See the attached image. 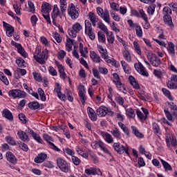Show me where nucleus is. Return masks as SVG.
<instances>
[{"label": "nucleus", "instance_id": "60", "mask_svg": "<svg viewBox=\"0 0 177 177\" xmlns=\"http://www.w3.org/2000/svg\"><path fill=\"white\" fill-rule=\"evenodd\" d=\"M72 161L75 165H80L81 164V160L75 156H72Z\"/></svg>", "mask_w": 177, "mask_h": 177}, {"label": "nucleus", "instance_id": "45", "mask_svg": "<svg viewBox=\"0 0 177 177\" xmlns=\"http://www.w3.org/2000/svg\"><path fill=\"white\" fill-rule=\"evenodd\" d=\"M103 144V142H102L101 141H95V142H93L91 143V147H93V149H100V147H102V145Z\"/></svg>", "mask_w": 177, "mask_h": 177}, {"label": "nucleus", "instance_id": "14", "mask_svg": "<svg viewBox=\"0 0 177 177\" xmlns=\"http://www.w3.org/2000/svg\"><path fill=\"white\" fill-rule=\"evenodd\" d=\"M96 112L99 117H104L109 113V109L104 106H102L97 109Z\"/></svg>", "mask_w": 177, "mask_h": 177}, {"label": "nucleus", "instance_id": "23", "mask_svg": "<svg viewBox=\"0 0 177 177\" xmlns=\"http://www.w3.org/2000/svg\"><path fill=\"white\" fill-rule=\"evenodd\" d=\"M16 48H17L18 53L23 56V57H27L28 55L27 53L26 52V50L23 48V46H21V44H15Z\"/></svg>", "mask_w": 177, "mask_h": 177}, {"label": "nucleus", "instance_id": "61", "mask_svg": "<svg viewBox=\"0 0 177 177\" xmlns=\"http://www.w3.org/2000/svg\"><path fill=\"white\" fill-rule=\"evenodd\" d=\"M16 63L19 67H24V63H26V62L24 59H23V58H18L16 60Z\"/></svg>", "mask_w": 177, "mask_h": 177}, {"label": "nucleus", "instance_id": "59", "mask_svg": "<svg viewBox=\"0 0 177 177\" xmlns=\"http://www.w3.org/2000/svg\"><path fill=\"white\" fill-rule=\"evenodd\" d=\"M88 18L90 19V21H97V18L96 17V15L95 13L90 12L88 13Z\"/></svg>", "mask_w": 177, "mask_h": 177}, {"label": "nucleus", "instance_id": "10", "mask_svg": "<svg viewBox=\"0 0 177 177\" xmlns=\"http://www.w3.org/2000/svg\"><path fill=\"white\" fill-rule=\"evenodd\" d=\"M43 138L45 140L47 141V142L48 143V146L50 149H53V150H55V151H60V149L57 148V147L55 145L53 142H53V139L52 138V137H50V136L48 134H44Z\"/></svg>", "mask_w": 177, "mask_h": 177}, {"label": "nucleus", "instance_id": "42", "mask_svg": "<svg viewBox=\"0 0 177 177\" xmlns=\"http://www.w3.org/2000/svg\"><path fill=\"white\" fill-rule=\"evenodd\" d=\"M122 67L127 74H129L130 70H129V66L128 64L125 63V61H121Z\"/></svg>", "mask_w": 177, "mask_h": 177}, {"label": "nucleus", "instance_id": "47", "mask_svg": "<svg viewBox=\"0 0 177 177\" xmlns=\"http://www.w3.org/2000/svg\"><path fill=\"white\" fill-rule=\"evenodd\" d=\"M155 10H156V4H151L148 7L147 12L149 15H154Z\"/></svg>", "mask_w": 177, "mask_h": 177}, {"label": "nucleus", "instance_id": "1", "mask_svg": "<svg viewBox=\"0 0 177 177\" xmlns=\"http://www.w3.org/2000/svg\"><path fill=\"white\" fill-rule=\"evenodd\" d=\"M48 56L49 50H48V49L46 48L41 52V54L39 56L35 55L34 59L40 64H45V63H46V60H48Z\"/></svg>", "mask_w": 177, "mask_h": 177}, {"label": "nucleus", "instance_id": "8", "mask_svg": "<svg viewBox=\"0 0 177 177\" xmlns=\"http://www.w3.org/2000/svg\"><path fill=\"white\" fill-rule=\"evenodd\" d=\"M9 96H12L14 99L17 97H26V92L19 89L10 90L8 93Z\"/></svg>", "mask_w": 177, "mask_h": 177}, {"label": "nucleus", "instance_id": "44", "mask_svg": "<svg viewBox=\"0 0 177 177\" xmlns=\"http://www.w3.org/2000/svg\"><path fill=\"white\" fill-rule=\"evenodd\" d=\"M13 32H15V28L12 26H9L6 29V34L8 37H12L13 35Z\"/></svg>", "mask_w": 177, "mask_h": 177}, {"label": "nucleus", "instance_id": "51", "mask_svg": "<svg viewBox=\"0 0 177 177\" xmlns=\"http://www.w3.org/2000/svg\"><path fill=\"white\" fill-rule=\"evenodd\" d=\"M76 151L78 153V154H80V156H82V157H84V158H86V157H88V155L85 153V151H84V149L82 148L77 147L76 149Z\"/></svg>", "mask_w": 177, "mask_h": 177}, {"label": "nucleus", "instance_id": "3", "mask_svg": "<svg viewBox=\"0 0 177 177\" xmlns=\"http://www.w3.org/2000/svg\"><path fill=\"white\" fill-rule=\"evenodd\" d=\"M56 161L58 168H59L62 172L67 173L70 171V165H68V163H67L63 158H57Z\"/></svg>", "mask_w": 177, "mask_h": 177}, {"label": "nucleus", "instance_id": "5", "mask_svg": "<svg viewBox=\"0 0 177 177\" xmlns=\"http://www.w3.org/2000/svg\"><path fill=\"white\" fill-rule=\"evenodd\" d=\"M82 30V26L78 22L75 23L73 25L71 29L68 30V33L70 37H72V38H75L77 37V32H80Z\"/></svg>", "mask_w": 177, "mask_h": 177}, {"label": "nucleus", "instance_id": "30", "mask_svg": "<svg viewBox=\"0 0 177 177\" xmlns=\"http://www.w3.org/2000/svg\"><path fill=\"white\" fill-rule=\"evenodd\" d=\"M28 107H29V109H32V110H37L39 109V103L36 101L29 102L28 104Z\"/></svg>", "mask_w": 177, "mask_h": 177}, {"label": "nucleus", "instance_id": "18", "mask_svg": "<svg viewBox=\"0 0 177 177\" xmlns=\"http://www.w3.org/2000/svg\"><path fill=\"white\" fill-rule=\"evenodd\" d=\"M46 154L45 153H41L37 155L36 158H35V162L37 164H41V162H44V160H46Z\"/></svg>", "mask_w": 177, "mask_h": 177}, {"label": "nucleus", "instance_id": "52", "mask_svg": "<svg viewBox=\"0 0 177 177\" xmlns=\"http://www.w3.org/2000/svg\"><path fill=\"white\" fill-rule=\"evenodd\" d=\"M162 12H163V15H165V16H169V15H171L172 13V10L168 6L165 7L162 10Z\"/></svg>", "mask_w": 177, "mask_h": 177}, {"label": "nucleus", "instance_id": "58", "mask_svg": "<svg viewBox=\"0 0 177 177\" xmlns=\"http://www.w3.org/2000/svg\"><path fill=\"white\" fill-rule=\"evenodd\" d=\"M169 46L167 48V50L172 54L175 53V46L174 45V43L169 42Z\"/></svg>", "mask_w": 177, "mask_h": 177}, {"label": "nucleus", "instance_id": "37", "mask_svg": "<svg viewBox=\"0 0 177 177\" xmlns=\"http://www.w3.org/2000/svg\"><path fill=\"white\" fill-rule=\"evenodd\" d=\"M60 5H59V8L61 10V12L60 11H59V13H61V15H62L64 13V12H66V10H67V2H59Z\"/></svg>", "mask_w": 177, "mask_h": 177}, {"label": "nucleus", "instance_id": "6", "mask_svg": "<svg viewBox=\"0 0 177 177\" xmlns=\"http://www.w3.org/2000/svg\"><path fill=\"white\" fill-rule=\"evenodd\" d=\"M147 58L149 60L151 64L154 67H158L161 64V59L156 56L154 53H149L147 55Z\"/></svg>", "mask_w": 177, "mask_h": 177}, {"label": "nucleus", "instance_id": "41", "mask_svg": "<svg viewBox=\"0 0 177 177\" xmlns=\"http://www.w3.org/2000/svg\"><path fill=\"white\" fill-rule=\"evenodd\" d=\"M37 92L39 93V95L40 96V99L42 102H45L46 100V96L45 95V93L44 92V90L42 88H39L37 89Z\"/></svg>", "mask_w": 177, "mask_h": 177}, {"label": "nucleus", "instance_id": "54", "mask_svg": "<svg viewBox=\"0 0 177 177\" xmlns=\"http://www.w3.org/2000/svg\"><path fill=\"white\" fill-rule=\"evenodd\" d=\"M28 5L29 6V12L30 13H34L35 12V6H34V3L32 1H28Z\"/></svg>", "mask_w": 177, "mask_h": 177}, {"label": "nucleus", "instance_id": "9", "mask_svg": "<svg viewBox=\"0 0 177 177\" xmlns=\"http://www.w3.org/2000/svg\"><path fill=\"white\" fill-rule=\"evenodd\" d=\"M141 110L144 113V115L142 111H140L139 109H137L136 111L137 116L139 120H140V121H146V120L147 119V115L149 114V111L143 107L141 108Z\"/></svg>", "mask_w": 177, "mask_h": 177}, {"label": "nucleus", "instance_id": "7", "mask_svg": "<svg viewBox=\"0 0 177 177\" xmlns=\"http://www.w3.org/2000/svg\"><path fill=\"white\" fill-rule=\"evenodd\" d=\"M77 89L79 91L78 95L80 98L81 102L82 104H85V102H86V95H85V92H86V91L85 89V86L80 84L77 86Z\"/></svg>", "mask_w": 177, "mask_h": 177}, {"label": "nucleus", "instance_id": "35", "mask_svg": "<svg viewBox=\"0 0 177 177\" xmlns=\"http://www.w3.org/2000/svg\"><path fill=\"white\" fill-rule=\"evenodd\" d=\"M126 114L129 118H133L136 115L135 114V111H133L132 108H129L126 109Z\"/></svg>", "mask_w": 177, "mask_h": 177}, {"label": "nucleus", "instance_id": "11", "mask_svg": "<svg viewBox=\"0 0 177 177\" xmlns=\"http://www.w3.org/2000/svg\"><path fill=\"white\" fill-rule=\"evenodd\" d=\"M57 16H59L60 19H62L63 14L59 13V7H57V5H55L51 17L53 19V24H54L55 27H57V24L56 23V17H57Z\"/></svg>", "mask_w": 177, "mask_h": 177}, {"label": "nucleus", "instance_id": "48", "mask_svg": "<svg viewBox=\"0 0 177 177\" xmlns=\"http://www.w3.org/2000/svg\"><path fill=\"white\" fill-rule=\"evenodd\" d=\"M123 56L125 59V60H127V62H131V53H129V51L128 50H126L124 51L123 53Z\"/></svg>", "mask_w": 177, "mask_h": 177}, {"label": "nucleus", "instance_id": "64", "mask_svg": "<svg viewBox=\"0 0 177 177\" xmlns=\"http://www.w3.org/2000/svg\"><path fill=\"white\" fill-rule=\"evenodd\" d=\"M48 72L53 77H55V75H57V72L56 71V69H55V68H53V66H49Z\"/></svg>", "mask_w": 177, "mask_h": 177}, {"label": "nucleus", "instance_id": "49", "mask_svg": "<svg viewBox=\"0 0 177 177\" xmlns=\"http://www.w3.org/2000/svg\"><path fill=\"white\" fill-rule=\"evenodd\" d=\"M98 50L100 53H101L102 58L106 57V56L107 55V50H104V48H103L102 46H99Z\"/></svg>", "mask_w": 177, "mask_h": 177}, {"label": "nucleus", "instance_id": "4", "mask_svg": "<svg viewBox=\"0 0 177 177\" xmlns=\"http://www.w3.org/2000/svg\"><path fill=\"white\" fill-rule=\"evenodd\" d=\"M97 13L103 19L104 21L110 24V13H109V10L107 9H105L104 11H103L102 8L97 7Z\"/></svg>", "mask_w": 177, "mask_h": 177}, {"label": "nucleus", "instance_id": "19", "mask_svg": "<svg viewBox=\"0 0 177 177\" xmlns=\"http://www.w3.org/2000/svg\"><path fill=\"white\" fill-rule=\"evenodd\" d=\"M6 156L9 162H12V164H16L17 162V159L16 158V156H15V155L12 152H7Z\"/></svg>", "mask_w": 177, "mask_h": 177}, {"label": "nucleus", "instance_id": "22", "mask_svg": "<svg viewBox=\"0 0 177 177\" xmlns=\"http://www.w3.org/2000/svg\"><path fill=\"white\" fill-rule=\"evenodd\" d=\"M52 10V6L49 3H43L41 5V12L43 13H49Z\"/></svg>", "mask_w": 177, "mask_h": 177}, {"label": "nucleus", "instance_id": "46", "mask_svg": "<svg viewBox=\"0 0 177 177\" xmlns=\"http://www.w3.org/2000/svg\"><path fill=\"white\" fill-rule=\"evenodd\" d=\"M152 129L154 133H156L157 135L160 132V127H158V124L156 122L152 124Z\"/></svg>", "mask_w": 177, "mask_h": 177}, {"label": "nucleus", "instance_id": "62", "mask_svg": "<svg viewBox=\"0 0 177 177\" xmlns=\"http://www.w3.org/2000/svg\"><path fill=\"white\" fill-rule=\"evenodd\" d=\"M167 87L169 88V89H177V83L169 82L167 83Z\"/></svg>", "mask_w": 177, "mask_h": 177}, {"label": "nucleus", "instance_id": "36", "mask_svg": "<svg viewBox=\"0 0 177 177\" xmlns=\"http://www.w3.org/2000/svg\"><path fill=\"white\" fill-rule=\"evenodd\" d=\"M97 36L100 42H102V44H104V42H106V35L104 34L103 32L98 31Z\"/></svg>", "mask_w": 177, "mask_h": 177}, {"label": "nucleus", "instance_id": "43", "mask_svg": "<svg viewBox=\"0 0 177 177\" xmlns=\"http://www.w3.org/2000/svg\"><path fill=\"white\" fill-rule=\"evenodd\" d=\"M64 93L68 97L67 100L69 102H73L74 100V97H73V93L68 89H65Z\"/></svg>", "mask_w": 177, "mask_h": 177}, {"label": "nucleus", "instance_id": "21", "mask_svg": "<svg viewBox=\"0 0 177 177\" xmlns=\"http://www.w3.org/2000/svg\"><path fill=\"white\" fill-rule=\"evenodd\" d=\"M28 133L30 135H32L33 139H35V140L38 142V143H42V138H41V136H39V135L37 134V133L34 132L33 130H31L29 129L28 130Z\"/></svg>", "mask_w": 177, "mask_h": 177}, {"label": "nucleus", "instance_id": "28", "mask_svg": "<svg viewBox=\"0 0 177 177\" xmlns=\"http://www.w3.org/2000/svg\"><path fill=\"white\" fill-rule=\"evenodd\" d=\"M163 20L165 24L169 26V27H174V23H172V18L169 15H164Z\"/></svg>", "mask_w": 177, "mask_h": 177}, {"label": "nucleus", "instance_id": "32", "mask_svg": "<svg viewBox=\"0 0 177 177\" xmlns=\"http://www.w3.org/2000/svg\"><path fill=\"white\" fill-rule=\"evenodd\" d=\"M140 15H141V17L145 20V24H147V28H149V26L150 24H149V19L147 18V16L146 15V13H145V11L143 10H140Z\"/></svg>", "mask_w": 177, "mask_h": 177}, {"label": "nucleus", "instance_id": "12", "mask_svg": "<svg viewBox=\"0 0 177 177\" xmlns=\"http://www.w3.org/2000/svg\"><path fill=\"white\" fill-rule=\"evenodd\" d=\"M134 67L136 68V70L138 71V73H140V74H141V75H143L144 77H149V73H147L145 70V67L143 66V65L141 63H136L134 64Z\"/></svg>", "mask_w": 177, "mask_h": 177}, {"label": "nucleus", "instance_id": "39", "mask_svg": "<svg viewBox=\"0 0 177 177\" xmlns=\"http://www.w3.org/2000/svg\"><path fill=\"white\" fill-rule=\"evenodd\" d=\"M111 133L114 136V138H116V139H120L121 138V133H120V131L117 128L113 129L111 131Z\"/></svg>", "mask_w": 177, "mask_h": 177}, {"label": "nucleus", "instance_id": "56", "mask_svg": "<svg viewBox=\"0 0 177 177\" xmlns=\"http://www.w3.org/2000/svg\"><path fill=\"white\" fill-rule=\"evenodd\" d=\"M162 92H163L164 95L169 99V100H172V95H171V92L168 91L167 88H162Z\"/></svg>", "mask_w": 177, "mask_h": 177}, {"label": "nucleus", "instance_id": "40", "mask_svg": "<svg viewBox=\"0 0 177 177\" xmlns=\"http://www.w3.org/2000/svg\"><path fill=\"white\" fill-rule=\"evenodd\" d=\"M84 26H85V34H88V31H91V30H92V24H91L89 20H85Z\"/></svg>", "mask_w": 177, "mask_h": 177}, {"label": "nucleus", "instance_id": "20", "mask_svg": "<svg viewBox=\"0 0 177 177\" xmlns=\"http://www.w3.org/2000/svg\"><path fill=\"white\" fill-rule=\"evenodd\" d=\"M90 57L94 63H100L102 62V58L95 51L90 52Z\"/></svg>", "mask_w": 177, "mask_h": 177}, {"label": "nucleus", "instance_id": "55", "mask_svg": "<svg viewBox=\"0 0 177 177\" xmlns=\"http://www.w3.org/2000/svg\"><path fill=\"white\" fill-rule=\"evenodd\" d=\"M136 35L137 37H142L143 35V32L142 31V28L140 26H136Z\"/></svg>", "mask_w": 177, "mask_h": 177}, {"label": "nucleus", "instance_id": "26", "mask_svg": "<svg viewBox=\"0 0 177 177\" xmlns=\"http://www.w3.org/2000/svg\"><path fill=\"white\" fill-rule=\"evenodd\" d=\"M129 81L131 85H132V86L135 89H139V88H140V86H139V84H138V82H136V80L133 76H130L129 77Z\"/></svg>", "mask_w": 177, "mask_h": 177}, {"label": "nucleus", "instance_id": "53", "mask_svg": "<svg viewBox=\"0 0 177 177\" xmlns=\"http://www.w3.org/2000/svg\"><path fill=\"white\" fill-rule=\"evenodd\" d=\"M102 59H104L106 63H111L113 66H115V64H117V63L114 62V59L110 58L108 55H106V57H102Z\"/></svg>", "mask_w": 177, "mask_h": 177}, {"label": "nucleus", "instance_id": "31", "mask_svg": "<svg viewBox=\"0 0 177 177\" xmlns=\"http://www.w3.org/2000/svg\"><path fill=\"white\" fill-rule=\"evenodd\" d=\"M118 125L120 128H121V129L123 131V132H124L125 135L129 136V129H128V127H127V126H125V124L121 122H118Z\"/></svg>", "mask_w": 177, "mask_h": 177}, {"label": "nucleus", "instance_id": "34", "mask_svg": "<svg viewBox=\"0 0 177 177\" xmlns=\"http://www.w3.org/2000/svg\"><path fill=\"white\" fill-rule=\"evenodd\" d=\"M59 73L60 74V78L66 80V72H64V68L63 65H58Z\"/></svg>", "mask_w": 177, "mask_h": 177}, {"label": "nucleus", "instance_id": "2", "mask_svg": "<svg viewBox=\"0 0 177 177\" xmlns=\"http://www.w3.org/2000/svg\"><path fill=\"white\" fill-rule=\"evenodd\" d=\"M68 15L70 16L72 20H75L78 19L80 16V12H78V8H75L73 3H71L67 9Z\"/></svg>", "mask_w": 177, "mask_h": 177}, {"label": "nucleus", "instance_id": "29", "mask_svg": "<svg viewBox=\"0 0 177 177\" xmlns=\"http://www.w3.org/2000/svg\"><path fill=\"white\" fill-rule=\"evenodd\" d=\"M160 162L162 165L165 171H172V167L167 161L163 159H160Z\"/></svg>", "mask_w": 177, "mask_h": 177}, {"label": "nucleus", "instance_id": "17", "mask_svg": "<svg viewBox=\"0 0 177 177\" xmlns=\"http://www.w3.org/2000/svg\"><path fill=\"white\" fill-rule=\"evenodd\" d=\"M85 174L86 175H102L100 169L96 168L86 169Z\"/></svg>", "mask_w": 177, "mask_h": 177}, {"label": "nucleus", "instance_id": "50", "mask_svg": "<svg viewBox=\"0 0 177 177\" xmlns=\"http://www.w3.org/2000/svg\"><path fill=\"white\" fill-rule=\"evenodd\" d=\"M107 36V41L109 44H114V35H113V32H111L109 34H108Z\"/></svg>", "mask_w": 177, "mask_h": 177}, {"label": "nucleus", "instance_id": "57", "mask_svg": "<svg viewBox=\"0 0 177 177\" xmlns=\"http://www.w3.org/2000/svg\"><path fill=\"white\" fill-rule=\"evenodd\" d=\"M133 46L136 52L138 55H142V51L140 50V47H139V44L137 41H133Z\"/></svg>", "mask_w": 177, "mask_h": 177}, {"label": "nucleus", "instance_id": "27", "mask_svg": "<svg viewBox=\"0 0 177 177\" xmlns=\"http://www.w3.org/2000/svg\"><path fill=\"white\" fill-rule=\"evenodd\" d=\"M131 129L132 133H133V135H135V136H136V138H143L145 136L143 133L139 132V130H138V129L136 127L131 126Z\"/></svg>", "mask_w": 177, "mask_h": 177}, {"label": "nucleus", "instance_id": "33", "mask_svg": "<svg viewBox=\"0 0 177 177\" xmlns=\"http://www.w3.org/2000/svg\"><path fill=\"white\" fill-rule=\"evenodd\" d=\"M53 41L55 44H56V42L57 44H60V42H62V37H60V35L57 32H55L53 33Z\"/></svg>", "mask_w": 177, "mask_h": 177}, {"label": "nucleus", "instance_id": "38", "mask_svg": "<svg viewBox=\"0 0 177 177\" xmlns=\"http://www.w3.org/2000/svg\"><path fill=\"white\" fill-rule=\"evenodd\" d=\"M97 25H98V28H100V30L104 31V32H105L106 35H109V29H107V27L104 26V24H103L102 22H99L97 24Z\"/></svg>", "mask_w": 177, "mask_h": 177}, {"label": "nucleus", "instance_id": "24", "mask_svg": "<svg viewBox=\"0 0 177 177\" xmlns=\"http://www.w3.org/2000/svg\"><path fill=\"white\" fill-rule=\"evenodd\" d=\"M3 117L9 120V121H13V114L8 109H5L3 111Z\"/></svg>", "mask_w": 177, "mask_h": 177}, {"label": "nucleus", "instance_id": "15", "mask_svg": "<svg viewBox=\"0 0 177 177\" xmlns=\"http://www.w3.org/2000/svg\"><path fill=\"white\" fill-rule=\"evenodd\" d=\"M113 149L117 153L119 154H124L125 151V147L120 144V142H115L113 143Z\"/></svg>", "mask_w": 177, "mask_h": 177}, {"label": "nucleus", "instance_id": "63", "mask_svg": "<svg viewBox=\"0 0 177 177\" xmlns=\"http://www.w3.org/2000/svg\"><path fill=\"white\" fill-rule=\"evenodd\" d=\"M6 139L7 143H8L9 145H11L12 146H15V145H16V141L13 140V138L6 137Z\"/></svg>", "mask_w": 177, "mask_h": 177}, {"label": "nucleus", "instance_id": "13", "mask_svg": "<svg viewBox=\"0 0 177 177\" xmlns=\"http://www.w3.org/2000/svg\"><path fill=\"white\" fill-rule=\"evenodd\" d=\"M100 135L102 136L103 139H104L106 143H113V142H114L111 134L104 131H101Z\"/></svg>", "mask_w": 177, "mask_h": 177}, {"label": "nucleus", "instance_id": "25", "mask_svg": "<svg viewBox=\"0 0 177 177\" xmlns=\"http://www.w3.org/2000/svg\"><path fill=\"white\" fill-rule=\"evenodd\" d=\"M75 40L70 38L66 39V48L68 52H70L73 49V45H74Z\"/></svg>", "mask_w": 177, "mask_h": 177}, {"label": "nucleus", "instance_id": "16", "mask_svg": "<svg viewBox=\"0 0 177 177\" xmlns=\"http://www.w3.org/2000/svg\"><path fill=\"white\" fill-rule=\"evenodd\" d=\"M17 135H18L19 139H21V140H22V142H30V138L27 135V133H26L25 131L19 130L17 132Z\"/></svg>", "mask_w": 177, "mask_h": 177}]
</instances>
